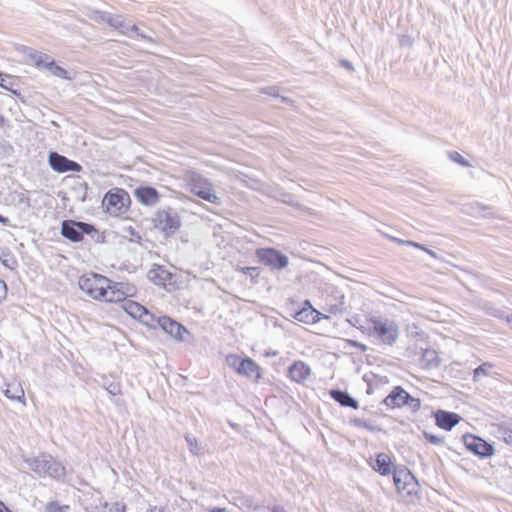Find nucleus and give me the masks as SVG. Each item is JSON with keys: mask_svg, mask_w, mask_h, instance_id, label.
<instances>
[{"mask_svg": "<svg viewBox=\"0 0 512 512\" xmlns=\"http://www.w3.org/2000/svg\"><path fill=\"white\" fill-rule=\"evenodd\" d=\"M360 329L389 346L393 345L399 337L398 325L387 318L371 317L367 320V326H361Z\"/></svg>", "mask_w": 512, "mask_h": 512, "instance_id": "1", "label": "nucleus"}, {"mask_svg": "<svg viewBox=\"0 0 512 512\" xmlns=\"http://www.w3.org/2000/svg\"><path fill=\"white\" fill-rule=\"evenodd\" d=\"M24 461L29 469L39 477L49 476L54 479H60L65 475V467L50 455L42 454L35 457H28L25 458Z\"/></svg>", "mask_w": 512, "mask_h": 512, "instance_id": "2", "label": "nucleus"}, {"mask_svg": "<svg viewBox=\"0 0 512 512\" xmlns=\"http://www.w3.org/2000/svg\"><path fill=\"white\" fill-rule=\"evenodd\" d=\"M226 365L234 369L236 373L254 382L262 377L260 366L249 357L238 355H226Z\"/></svg>", "mask_w": 512, "mask_h": 512, "instance_id": "3", "label": "nucleus"}, {"mask_svg": "<svg viewBox=\"0 0 512 512\" xmlns=\"http://www.w3.org/2000/svg\"><path fill=\"white\" fill-rule=\"evenodd\" d=\"M382 403L391 409L402 408L404 406H407L413 412L418 411L421 407L420 399L410 395L401 386H395L391 390V392L384 398Z\"/></svg>", "mask_w": 512, "mask_h": 512, "instance_id": "4", "label": "nucleus"}, {"mask_svg": "<svg viewBox=\"0 0 512 512\" xmlns=\"http://www.w3.org/2000/svg\"><path fill=\"white\" fill-rule=\"evenodd\" d=\"M79 287L93 299L101 300L105 288H108V278L98 274L84 275L79 279Z\"/></svg>", "mask_w": 512, "mask_h": 512, "instance_id": "5", "label": "nucleus"}, {"mask_svg": "<svg viewBox=\"0 0 512 512\" xmlns=\"http://www.w3.org/2000/svg\"><path fill=\"white\" fill-rule=\"evenodd\" d=\"M255 254L262 264L272 270H282L289 265V258L275 248H258Z\"/></svg>", "mask_w": 512, "mask_h": 512, "instance_id": "6", "label": "nucleus"}, {"mask_svg": "<svg viewBox=\"0 0 512 512\" xmlns=\"http://www.w3.org/2000/svg\"><path fill=\"white\" fill-rule=\"evenodd\" d=\"M155 227L166 234H173L181 226L180 217L171 208L160 210L154 217Z\"/></svg>", "mask_w": 512, "mask_h": 512, "instance_id": "7", "label": "nucleus"}, {"mask_svg": "<svg viewBox=\"0 0 512 512\" xmlns=\"http://www.w3.org/2000/svg\"><path fill=\"white\" fill-rule=\"evenodd\" d=\"M135 287L125 283L112 282L108 279V288L104 289L102 301L105 302H122L127 301L128 296H132Z\"/></svg>", "mask_w": 512, "mask_h": 512, "instance_id": "8", "label": "nucleus"}, {"mask_svg": "<svg viewBox=\"0 0 512 512\" xmlns=\"http://www.w3.org/2000/svg\"><path fill=\"white\" fill-rule=\"evenodd\" d=\"M463 443L467 450L481 458H489L495 453V449L492 444L486 442L481 437L472 434H465L463 436Z\"/></svg>", "mask_w": 512, "mask_h": 512, "instance_id": "9", "label": "nucleus"}, {"mask_svg": "<svg viewBox=\"0 0 512 512\" xmlns=\"http://www.w3.org/2000/svg\"><path fill=\"white\" fill-rule=\"evenodd\" d=\"M129 201L130 199L127 192L123 189H115L105 195L103 203L111 214H116L126 209Z\"/></svg>", "mask_w": 512, "mask_h": 512, "instance_id": "10", "label": "nucleus"}, {"mask_svg": "<svg viewBox=\"0 0 512 512\" xmlns=\"http://www.w3.org/2000/svg\"><path fill=\"white\" fill-rule=\"evenodd\" d=\"M91 230L92 227L87 223L66 220L62 223L61 234L73 242H78L82 240L84 234L90 233Z\"/></svg>", "mask_w": 512, "mask_h": 512, "instance_id": "11", "label": "nucleus"}, {"mask_svg": "<svg viewBox=\"0 0 512 512\" xmlns=\"http://www.w3.org/2000/svg\"><path fill=\"white\" fill-rule=\"evenodd\" d=\"M31 59L39 69L46 70L53 76L62 79H71L68 72L64 68L58 66L52 59H50L49 56L41 53H34L31 55Z\"/></svg>", "mask_w": 512, "mask_h": 512, "instance_id": "12", "label": "nucleus"}, {"mask_svg": "<svg viewBox=\"0 0 512 512\" xmlns=\"http://www.w3.org/2000/svg\"><path fill=\"white\" fill-rule=\"evenodd\" d=\"M110 27L118 30L121 34L126 35L130 38L137 37V38L146 40L150 43L154 42V40L151 37L141 33L136 25L125 21L119 15H117V16L113 15L112 22L110 23Z\"/></svg>", "mask_w": 512, "mask_h": 512, "instance_id": "13", "label": "nucleus"}, {"mask_svg": "<svg viewBox=\"0 0 512 512\" xmlns=\"http://www.w3.org/2000/svg\"><path fill=\"white\" fill-rule=\"evenodd\" d=\"M157 322L165 333L171 335L176 340H181V341L187 340V336H189V332L180 323L174 321L173 319H171L167 316L159 317Z\"/></svg>", "mask_w": 512, "mask_h": 512, "instance_id": "14", "label": "nucleus"}, {"mask_svg": "<svg viewBox=\"0 0 512 512\" xmlns=\"http://www.w3.org/2000/svg\"><path fill=\"white\" fill-rule=\"evenodd\" d=\"M122 307L131 317L139 319L146 325H152L153 315L150 314L143 305L133 300L127 299V301H124V304H122Z\"/></svg>", "mask_w": 512, "mask_h": 512, "instance_id": "15", "label": "nucleus"}, {"mask_svg": "<svg viewBox=\"0 0 512 512\" xmlns=\"http://www.w3.org/2000/svg\"><path fill=\"white\" fill-rule=\"evenodd\" d=\"M49 164L53 170L60 173L67 171L79 172L82 169L80 164L69 160L65 156H62L56 152H51L49 154Z\"/></svg>", "mask_w": 512, "mask_h": 512, "instance_id": "16", "label": "nucleus"}, {"mask_svg": "<svg viewBox=\"0 0 512 512\" xmlns=\"http://www.w3.org/2000/svg\"><path fill=\"white\" fill-rule=\"evenodd\" d=\"M436 425L446 431L452 430L461 420V417L455 412L437 410L434 413Z\"/></svg>", "mask_w": 512, "mask_h": 512, "instance_id": "17", "label": "nucleus"}, {"mask_svg": "<svg viewBox=\"0 0 512 512\" xmlns=\"http://www.w3.org/2000/svg\"><path fill=\"white\" fill-rule=\"evenodd\" d=\"M134 195L139 202L146 206H154L159 201L157 190L150 186H141L134 191Z\"/></svg>", "mask_w": 512, "mask_h": 512, "instance_id": "18", "label": "nucleus"}, {"mask_svg": "<svg viewBox=\"0 0 512 512\" xmlns=\"http://www.w3.org/2000/svg\"><path fill=\"white\" fill-rule=\"evenodd\" d=\"M310 375L311 369L303 361H295L288 369V376L297 383L304 382Z\"/></svg>", "mask_w": 512, "mask_h": 512, "instance_id": "19", "label": "nucleus"}, {"mask_svg": "<svg viewBox=\"0 0 512 512\" xmlns=\"http://www.w3.org/2000/svg\"><path fill=\"white\" fill-rule=\"evenodd\" d=\"M330 397L342 407H349L352 409H358V401L352 397L347 391L341 389H331L329 391Z\"/></svg>", "mask_w": 512, "mask_h": 512, "instance_id": "20", "label": "nucleus"}, {"mask_svg": "<svg viewBox=\"0 0 512 512\" xmlns=\"http://www.w3.org/2000/svg\"><path fill=\"white\" fill-rule=\"evenodd\" d=\"M294 318L299 322L312 324L318 321L319 312L312 307L308 300H306L304 307L294 314Z\"/></svg>", "mask_w": 512, "mask_h": 512, "instance_id": "21", "label": "nucleus"}, {"mask_svg": "<svg viewBox=\"0 0 512 512\" xmlns=\"http://www.w3.org/2000/svg\"><path fill=\"white\" fill-rule=\"evenodd\" d=\"M492 435L505 442L508 445H512V429L510 424L507 422H499L491 424Z\"/></svg>", "mask_w": 512, "mask_h": 512, "instance_id": "22", "label": "nucleus"}, {"mask_svg": "<svg viewBox=\"0 0 512 512\" xmlns=\"http://www.w3.org/2000/svg\"><path fill=\"white\" fill-rule=\"evenodd\" d=\"M392 467H394L391 458L386 453H379L376 455L375 463L373 465V469L383 476H387L391 474Z\"/></svg>", "mask_w": 512, "mask_h": 512, "instance_id": "23", "label": "nucleus"}, {"mask_svg": "<svg viewBox=\"0 0 512 512\" xmlns=\"http://www.w3.org/2000/svg\"><path fill=\"white\" fill-rule=\"evenodd\" d=\"M411 479H413V474L407 468H395L393 470L394 485L399 493L402 492L401 486H406Z\"/></svg>", "mask_w": 512, "mask_h": 512, "instance_id": "24", "label": "nucleus"}, {"mask_svg": "<svg viewBox=\"0 0 512 512\" xmlns=\"http://www.w3.org/2000/svg\"><path fill=\"white\" fill-rule=\"evenodd\" d=\"M420 363L425 369L437 367L439 365L438 353L434 349H425L422 353Z\"/></svg>", "mask_w": 512, "mask_h": 512, "instance_id": "25", "label": "nucleus"}, {"mask_svg": "<svg viewBox=\"0 0 512 512\" xmlns=\"http://www.w3.org/2000/svg\"><path fill=\"white\" fill-rule=\"evenodd\" d=\"M148 278L156 285H165L170 278V273L162 267L157 266L149 270Z\"/></svg>", "mask_w": 512, "mask_h": 512, "instance_id": "26", "label": "nucleus"}, {"mask_svg": "<svg viewBox=\"0 0 512 512\" xmlns=\"http://www.w3.org/2000/svg\"><path fill=\"white\" fill-rule=\"evenodd\" d=\"M494 368V364L491 362H485L476 367L473 371V381L477 382L479 381L481 376L484 377H492V369Z\"/></svg>", "mask_w": 512, "mask_h": 512, "instance_id": "27", "label": "nucleus"}, {"mask_svg": "<svg viewBox=\"0 0 512 512\" xmlns=\"http://www.w3.org/2000/svg\"><path fill=\"white\" fill-rule=\"evenodd\" d=\"M86 15L97 23H107L110 26L113 15L107 12L89 9Z\"/></svg>", "mask_w": 512, "mask_h": 512, "instance_id": "28", "label": "nucleus"}, {"mask_svg": "<svg viewBox=\"0 0 512 512\" xmlns=\"http://www.w3.org/2000/svg\"><path fill=\"white\" fill-rule=\"evenodd\" d=\"M85 510L86 512H123L118 503H112L108 505L107 503H102L101 501H99V505L86 507Z\"/></svg>", "mask_w": 512, "mask_h": 512, "instance_id": "29", "label": "nucleus"}, {"mask_svg": "<svg viewBox=\"0 0 512 512\" xmlns=\"http://www.w3.org/2000/svg\"><path fill=\"white\" fill-rule=\"evenodd\" d=\"M235 270L240 271L244 275L249 276L250 279H251V283L252 284H256L257 283V278L260 275V268L259 267H241V266L237 265L235 267Z\"/></svg>", "mask_w": 512, "mask_h": 512, "instance_id": "30", "label": "nucleus"}, {"mask_svg": "<svg viewBox=\"0 0 512 512\" xmlns=\"http://www.w3.org/2000/svg\"><path fill=\"white\" fill-rule=\"evenodd\" d=\"M1 263L8 269L14 270L18 266V262L14 255L9 252H2L0 254Z\"/></svg>", "mask_w": 512, "mask_h": 512, "instance_id": "31", "label": "nucleus"}, {"mask_svg": "<svg viewBox=\"0 0 512 512\" xmlns=\"http://www.w3.org/2000/svg\"><path fill=\"white\" fill-rule=\"evenodd\" d=\"M4 394L7 398L11 400H23L24 399V390L20 387L9 386Z\"/></svg>", "mask_w": 512, "mask_h": 512, "instance_id": "32", "label": "nucleus"}, {"mask_svg": "<svg viewBox=\"0 0 512 512\" xmlns=\"http://www.w3.org/2000/svg\"><path fill=\"white\" fill-rule=\"evenodd\" d=\"M419 484L416 480V478L413 476V479L407 482L406 486H401L402 494L403 496H412L417 493Z\"/></svg>", "mask_w": 512, "mask_h": 512, "instance_id": "33", "label": "nucleus"}, {"mask_svg": "<svg viewBox=\"0 0 512 512\" xmlns=\"http://www.w3.org/2000/svg\"><path fill=\"white\" fill-rule=\"evenodd\" d=\"M350 422L354 427H357V428H364L371 432L380 431V428L372 425L371 423H369L368 421H366L365 419H362V418H353V419H351Z\"/></svg>", "mask_w": 512, "mask_h": 512, "instance_id": "34", "label": "nucleus"}, {"mask_svg": "<svg viewBox=\"0 0 512 512\" xmlns=\"http://www.w3.org/2000/svg\"><path fill=\"white\" fill-rule=\"evenodd\" d=\"M423 436L431 444H434V445H442V444H444V438L443 437L434 435V434L426 432V431L423 432Z\"/></svg>", "mask_w": 512, "mask_h": 512, "instance_id": "35", "label": "nucleus"}, {"mask_svg": "<svg viewBox=\"0 0 512 512\" xmlns=\"http://www.w3.org/2000/svg\"><path fill=\"white\" fill-rule=\"evenodd\" d=\"M449 156H450L451 160H453L454 162L458 163L459 165H461L463 167L470 166L469 162L461 154H459L456 151L450 152Z\"/></svg>", "mask_w": 512, "mask_h": 512, "instance_id": "36", "label": "nucleus"}, {"mask_svg": "<svg viewBox=\"0 0 512 512\" xmlns=\"http://www.w3.org/2000/svg\"><path fill=\"white\" fill-rule=\"evenodd\" d=\"M195 193L202 199L213 202L216 196L208 189L195 191Z\"/></svg>", "mask_w": 512, "mask_h": 512, "instance_id": "37", "label": "nucleus"}, {"mask_svg": "<svg viewBox=\"0 0 512 512\" xmlns=\"http://www.w3.org/2000/svg\"><path fill=\"white\" fill-rule=\"evenodd\" d=\"M283 199H282V202L290 205V206H294L300 210H303L304 209V206L299 204V203H296L293 201V196L291 194H284L283 195Z\"/></svg>", "mask_w": 512, "mask_h": 512, "instance_id": "38", "label": "nucleus"}, {"mask_svg": "<svg viewBox=\"0 0 512 512\" xmlns=\"http://www.w3.org/2000/svg\"><path fill=\"white\" fill-rule=\"evenodd\" d=\"M186 441L190 447V450L193 454H198L199 453V449L197 447V440L195 438H192L191 436L187 435L186 436Z\"/></svg>", "mask_w": 512, "mask_h": 512, "instance_id": "39", "label": "nucleus"}, {"mask_svg": "<svg viewBox=\"0 0 512 512\" xmlns=\"http://www.w3.org/2000/svg\"><path fill=\"white\" fill-rule=\"evenodd\" d=\"M261 92L272 97H280L279 88L276 86L265 87L261 90Z\"/></svg>", "mask_w": 512, "mask_h": 512, "instance_id": "40", "label": "nucleus"}, {"mask_svg": "<svg viewBox=\"0 0 512 512\" xmlns=\"http://www.w3.org/2000/svg\"><path fill=\"white\" fill-rule=\"evenodd\" d=\"M106 390L109 394L116 396L121 393V388L118 383H111L106 387Z\"/></svg>", "mask_w": 512, "mask_h": 512, "instance_id": "41", "label": "nucleus"}, {"mask_svg": "<svg viewBox=\"0 0 512 512\" xmlns=\"http://www.w3.org/2000/svg\"><path fill=\"white\" fill-rule=\"evenodd\" d=\"M7 286L6 283L0 279V302L6 297Z\"/></svg>", "mask_w": 512, "mask_h": 512, "instance_id": "42", "label": "nucleus"}, {"mask_svg": "<svg viewBox=\"0 0 512 512\" xmlns=\"http://www.w3.org/2000/svg\"><path fill=\"white\" fill-rule=\"evenodd\" d=\"M399 242L403 243V244H406V245H410V246H413V247H416V248H419V249H425V247L422 245V244H419V243H416L414 241H411V240H406V241H403V240H399Z\"/></svg>", "mask_w": 512, "mask_h": 512, "instance_id": "43", "label": "nucleus"}, {"mask_svg": "<svg viewBox=\"0 0 512 512\" xmlns=\"http://www.w3.org/2000/svg\"><path fill=\"white\" fill-rule=\"evenodd\" d=\"M270 512H287L281 505L275 504L270 508Z\"/></svg>", "mask_w": 512, "mask_h": 512, "instance_id": "44", "label": "nucleus"}, {"mask_svg": "<svg viewBox=\"0 0 512 512\" xmlns=\"http://www.w3.org/2000/svg\"><path fill=\"white\" fill-rule=\"evenodd\" d=\"M235 227H236V225L232 221H226V225H225L226 232L233 233L232 229Z\"/></svg>", "mask_w": 512, "mask_h": 512, "instance_id": "45", "label": "nucleus"}, {"mask_svg": "<svg viewBox=\"0 0 512 512\" xmlns=\"http://www.w3.org/2000/svg\"><path fill=\"white\" fill-rule=\"evenodd\" d=\"M342 66L346 67L347 69H353L351 62L348 60H342L341 61Z\"/></svg>", "mask_w": 512, "mask_h": 512, "instance_id": "46", "label": "nucleus"}, {"mask_svg": "<svg viewBox=\"0 0 512 512\" xmlns=\"http://www.w3.org/2000/svg\"><path fill=\"white\" fill-rule=\"evenodd\" d=\"M426 253H428L430 256H432L433 258H436L437 255L436 253L433 251V250H430L428 248L425 247V249H423Z\"/></svg>", "mask_w": 512, "mask_h": 512, "instance_id": "47", "label": "nucleus"}, {"mask_svg": "<svg viewBox=\"0 0 512 512\" xmlns=\"http://www.w3.org/2000/svg\"><path fill=\"white\" fill-rule=\"evenodd\" d=\"M280 98H281V101H282L283 103H290V102H291V99H289V98H287V97L281 96Z\"/></svg>", "mask_w": 512, "mask_h": 512, "instance_id": "48", "label": "nucleus"}, {"mask_svg": "<svg viewBox=\"0 0 512 512\" xmlns=\"http://www.w3.org/2000/svg\"><path fill=\"white\" fill-rule=\"evenodd\" d=\"M6 219L0 215V222L4 223Z\"/></svg>", "mask_w": 512, "mask_h": 512, "instance_id": "49", "label": "nucleus"}, {"mask_svg": "<svg viewBox=\"0 0 512 512\" xmlns=\"http://www.w3.org/2000/svg\"><path fill=\"white\" fill-rule=\"evenodd\" d=\"M54 504H50L49 509L50 511H53Z\"/></svg>", "mask_w": 512, "mask_h": 512, "instance_id": "50", "label": "nucleus"}, {"mask_svg": "<svg viewBox=\"0 0 512 512\" xmlns=\"http://www.w3.org/2000/svg\"><path fill=\"white\" fill-rule=\"evenodd\" d=\"M217 512H224V508L217 509Z\"/></svg>", "mask_w": 512, "mask_h": 512, "instance_id": "51", "label": "nucleus"}]
</instances>
